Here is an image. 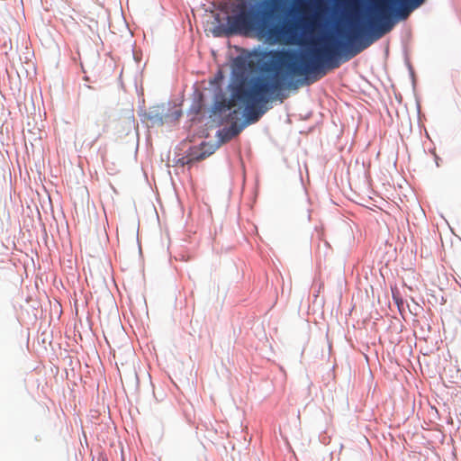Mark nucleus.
<instances>
[{"mask_svg":"<svg viewBox=\"0 0 461 461\" xmlns=\"http://www.w3.org/2000/svg\"><path fill=\"white\" fill-rule=\"evenodd\" d=\"M389 31H212L214 37L244 35L265 39L269 44L297 45L300 51L269 50L241 53L232 61L229 99L213 103L215 113L239 106L244 108L249 122H258L266 112L264 106L283 100L285 90H297L339 68Z\"/></svg>","mask_w":461,"mask_h":461,"instance_id":"obj_1","label":"nucleus"},{"mask_svg":"<svg viewBox=\"0 0 461 461\" xmlns=\"http://www.w3.org/2000/svg\"><path fill=\"white\" fill-rule=\"evenodd\" d=\"M288 13L283 0H230L216 11L204 14L211 23L210 29L251 30V29H385L382 26H314V25H274L267 24L280 19Z\"/></svg>","mask_w":461,"mask_h":461,"instance_id":"obj_2","label":"nucleus"},{"mask_svg":"<svg viewBox=\"0 0 461 461\" xmlns=\"http://www.w3.org/2000/svg\"><path fill=\"white\" fill-rule=\"evenodd\" d=\"M240 112L233 110L227 116V121L230 122V126L224 128L219 131V137L222 142H227L238 136L246 126L245 122H240Z\"/></svg>","mask_w":461,"mask_h":461,"instance_id":"obj_3","label":"nucleus"},{"mask_svg":"<svg viewBox=\"0 0 461 461\" xmlns=\"http://www.w3.org/2000/svg\"><path fill=\"white\" fill-rule=\"evenodd\" d=\"M401 2L408 4L410 6V9H414L420 6L423 0H401Z\"/></svg>","mask_w":461,"mask_h":461,"instance_id":"obj_4","label":"nucleus"},{"mask_svg":"<svg viewBox=\"0 0 461 461\" xmlns=\"http://www.w3.org/2000/svg\"><path fill=\"white\" fill-rule=\"evenodd\" d=\"M306 5L305 0H294V8L297 10L303 9Z\"/></svg>","mask_w":461,"mask_h":461,"instance_id":"obj_5","label":"nucleus"},{"mask_svg":"<svg viewBox=\"0 0 461 461\" xmlns=\"http://www.w3.org/2000/svg\"><path fill=\"white\" fill-rule=\"evenodd\" d=\"M212 153V151L202 152L201 154H199L198 156L195 157V159L196 160H203V159H204L207 156H209Z\"/></svg>","mask_w":461,"mask_h":461,"instance_id":"obj_6","label":"nucleus"},{"mask_svg":"<svg viewBox=\"0 0 461 461\" xmlns=\"http://www.w3.org/2000/svg\"><path fill=\"white\" fill-rule=\"evenodd\" d=\"M343 1H344V2H346V3H351V2H353L354 0H343Z\"/></svg>","mask_w":461,"mask_h":461,"instance_id":"obj_7","label":"nucleus"}]
</instances>
